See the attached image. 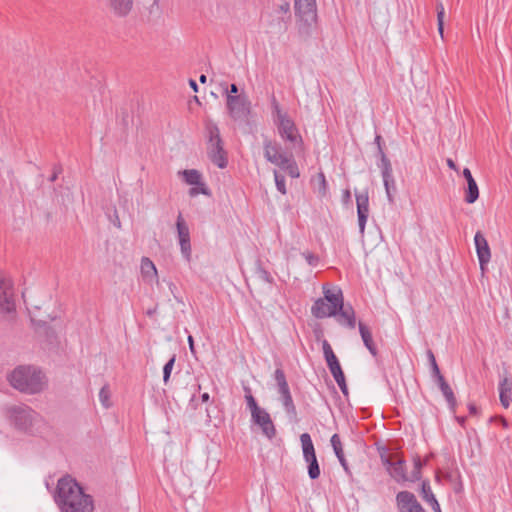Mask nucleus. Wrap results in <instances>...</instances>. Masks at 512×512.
Instances as JSON below:
<instances>
[{"label":"nucleus","instance_id":"obj_21","mask_svg":"<svg viewBox=\"0 0 512 512\" xmlns=\"http://www.w3.org/2000/svg\"><path fill=\"white\" fill-rule=\"evenodd\" d=\"M512 394V379L504 377L499 384V398L504 408H509Z\"/></svg>","mask_w":512,"mask_h":512},{"label":"nucleus","instance_id":"obj_15","mask_svg":"<svg viewBox=\"0 0 512 512\" xmlns=\"http://www.w3.org/2000/svg\"><path fill=\"white\" fill-rule=\"evenodd\" d=\"M396 502L399 512H425L415 495L409 491L399 492Z\"/></svg>","mask_w":512,"mask_h":512},{"label":"nucleus","instance_id":"obj_19","mask_svg":"<svg viewBox=\"0 0 512 512\" xmlns=\"http://www.w3.org/2000/svg\"><path fill=\"white\" fill-rule=\"evenodd\" d=\"M140 269L144 281L147 283L155 282L156 284H159L157 268L148 257H143L141 259Z\"/></svg>","mask_w":512,"mask_h":512},{"label":"nucleus","instance_id":"obj_51","mask_svg":"<svg viewBox=\"0 0 512 512\" xmlns=\"http://www.w3.org/2000/svg\"><path fill=\"white\" fill-rule=\"evenodd\" d=\"M340 464L342 465V467L345 469V471H348V465H347V461L344 457V455L340 456V457H337Z\"/></svg>","mask_w":512,"mask_h":512},{"label":"nucleus","instance_id":"obj_62","mask_svg":"<svg viewBox=\"0 0 512 512\" xmlns=\"http://www.w3.org/2000/svg\"><path fill=\"white\" fill-rule=\"evenodd\" d=\"M169 289L171 290V292L174 291V289L176 288V286L172 283V282H169Z\"/></svg>","mask_w":512,"mask_h":512},{"label":"nucleus","instance_id":"obj_29","mask_svg":"<svg viewBox=\"0 0 512 512\" xmlns=\"http://www.w3.org/2000/svg\"><path fill=\"white\" fill-rule=\"evenodd\" d=\"M308 463V475L310 479L315 480L320 476V467L317 461V457H311L304 459Z\"/></svg>","mask_w":512,"mask_h":512},{"label":"nucleus","instance_id":"obj_57","mask_svg":"<svg viewBox=\"0 0 512 512\" xmlns=\"http://www.w3.org/2000/svg\"><path fill=\"white\" fill-rule=\"evenodd\" d=\"M427 355L431 364L436 362L435 356L431 350L428 351Z\"/></svg>","mask_w":512,"mask_h":512},{"label":"nucleus","instance_id":"obj_63","mask_svg":"<svg viewBox=\"0 0 512 512\" xmlns=\"http://www.w3.org/2000/svg\"><path fill=\"white\" fill-rule=\"evenodd\" d=\"M344 197H350V192L348 190L345 191Z\"/></svg>","mask_w":512,"mask_h":512},{"label":"nucleus","instance_id":"obj_33","mask_svg":"<svg viewBox=\"0 0 512 512\" xmlns=\"http://www.w3.org/2000/svg\"><path fill=\"white\" fill-rule=\"evenodd\" d=\"M330 442L336 457L344 455L342 443L338 434L332 435Z\"/></svg>","mask_w":512,"mask_h":512},{"label":"nucleus","instance_id":"obj_13","mask_svg":"<svg viewBox=\"0 0 512 512\" xmlns=\"http://www.w3.org/2000/svg\"><path fill=\"white\" fill-rule=\"evenodd\" d=\"M252 422L257 425L264 436L272 439L276 435V428L270 414L265 409H260L251 415Z\"/></svg>","mask_w":512,"mask_h":512},{"label":"nucleus","instance_id":"obj_20","mask_svg":"<svg viewBox=\"0 0 512 512\" xmlns=\"http://www.w3.org/2000/svg\"><path fill=\"white\" fill-rule=\"evenodd\" d=\"M109 10L117 17H126L133 7V0H107Z\"/></svg>","mask_w":512,"mask_h":512},{"label":"nucleus","instance_id":"obj_24","mask_svg":"<svg viewBox=\"0 0 512 512\" xmlns=\"http://www.w3.org/2000/svg\"><path fill=\"white\" fill-rule=\"evenodd\" d=\"M439 385V388L445 397L446 401L448 402L450 408L454 410L456 406V398L454 396V393L449 386V384L445 381L443 376H439V381L437 382Z\"/></svg>","mask_w":512,"mask_h":512},{"label":"nucleus","instance_id":"obj_32","mask_svg":"<svg viewBox=\"0 0 512 512\" xmlns=\"http://www.w3.org/2000/svg\"><path fill=\"white\" fill-rule=\"evenodd\" d=\"M421 494L423 499L429 504L436 500L428 482L422 483Z\"/></svg>","mask_w":512,"mask_h":512},{"label":"nucleus","instance_id":"obj_27","mask_svg":"<svg viewBox=\"0 0 512 512\" xmlns=\"http://www.w3.org/2000/svg\"><path fill=\"white\" fill-rule=\"evenodd\" d=\"M322 348L328 368L340 364L327 340L322 342Z\"/></svg>","mask_w":512,"mask_h":512},{"label":"nucleus","instance_id":"obj_53","mask_svg":"<svg viewBox=\"0 0 512 512\" xmlns=\"http://www.w3.org/2000/svg\"><path fill=\"white\" fill-rule=\"evenodd\" d=\"M446 162H447V165H448L449 168L457 171V166H456L455 162L452 159L449 158V159H447Z\"/></svg>","mask_w":512,"mask_h":512},{"label":"nucleus","instance_id":"obj_50","mask_svg":"<svg viewBox=\"0 0 512 512\" xmlns=\"http://www.w3.org/2000/svg\"><path fill=\"white\" fill-rule=\"evenodd\" d=\"M188 344H189V349H190L191 353L194 354L195 353L194 340L191 335L188 336Z\"/></svg>","mask_w":512,"mask_h":512},{"label":"nucleus","instance_id":"obj_54","mask_svg":"<svg viewBox=\"0 0 512 512\" xmlns=\"http://www.w3.org/2000/svg\"><path fill=\"white\" fill-rule=\"evenodd\" d=\"M436 11H437V13H439V11L445 12V9H444V6H443L442 2L437 1V3H436Z\"/></svg>","mask_w":512,"mask_h":512},{"label":"nucleus","instance_id":"obj_22","mask_svg":"<svg viewBox=\"0 0 512 512\" xmlns=\"http://www.w3.org/2000/svg\"><path fill=\"white\" fill-rule=\"evenodd\" d=\"M336 316H337L338 322L341 325H346L352 329L355 327V324H356L355 313H354V310L352 309V307L345 308L343 305L342 308H338V312H337Z\"/></svg>","mask_w":512,"mask_h":512},{"label":"nucleus","instance_id":"obj_34","mask_svg":"<svg viewBox=\"0 0 512 512\" xmlns=\"http://www.w3.org/2000/svg\"><path fill=\"white\" fill-rule=\"evenodd\" d=\"M274 179L277 190L285 195L287 193L286 190V184H285V177L281 175L277 170H274Z\"/></svg>","mask_w":512,"mask_h":512},{"label":"nucleus","instance_id":"obj_61","mask_svg":"<svg viewBox=\"0 0 512 512\" xmlns=\"http://www.w3.org/2000/svg\"><path fill=\"white\" fill-rule=\"evenodd\" d=\"M456 419H457V421L459 422L460 425H464V422H465V418L464 417H457Z\"/></svg>","mask_w":512,"mask_h":512},{"label":"nucleus","instance_id":"obj_9","mask_svg":"<svg viewBox=\"0 0 512 512\" xmlns=\"http://www.w3.org/2000/svg\"><path fill=\"white\" fill-rule=\"evenodd\" d=\"M16 311V300L13 282L9 276L0 272V313L13 316Z\"/></svg>","mask_w":512,"mask_h":512},{"label":"nucleus","instance_id":"obj_39","mask_svg":"<svg viewBox=\"0 0 512 512\" xmlns=\"http://www.w3.org/2000/svg\"><path fill=\"white\" fill-rule=\"evenodd\" d=\"M198 186H199V188L194 187V188L190 189V191H189L190 196L193 197V196H196V195H198L200 193L204 194V195H208L209 194L208 189L205 187L204 183H202V184H200Z\"/></svg>","mask_w":512,"mask_h":512},{"label":"nucleus","instance_id":"obj_42","mask_svg":"<svg viewBox=\"0 0 512 512\" xmlns=\"http://www.w3.org/2000/svg\"><path fill=\"white\" fill-rule=\"evenodd\" d=\"M329 370H330V372H331V374H332V376H333V378L335 380H337V379H339V378L344 376V373L342 371V368H341L340 364L334 365L333 367H330Z\"/></svg>","mask_w":512,"mask_h":512},{"label":"nucleus","instance_id":"obj_28","mask_svg":"<svg viewBox=\"0 0 512 512\" xmlns=\"http://www.w3.org/2000/svg\"><path fill=\"white\" fill-rule=\"evenodd\" d=\"M280 397L286 413L289 416L295 417L297 412L291 393L282 394Z\"/></svg>","mask_w":512,"mask_h":512},{"label":"nucleus","instance_id":"obj_6","mask_svg":"<svg viewBox=\"0 0 512 512\" xmlns=\"http://www.w3.org/2000/svg\"><path fill=\"white\" fill-rule=\"evenodd\" d=\"M274 121L277 126L280 137L288 142L292 147L302 144V137L296 127L294 121L287 112H284L280 105L274 100L272 103Z\"/></svg>","mask_w":512,"mask_h":512},{"label":"nucleus","instance_id":"obj_23","mask_svg":"<svg viewBox=\"0 0 512 512\" xmlns=\"http://www.w3.org/2000/svg\"><path fill=\"white\" fill-rule=\"evenodd\" d=\"M359 332H360V335H361V338H362V341H363L365 347L369 350V352L373 356H376L377 349H376V346L374 345L372 333L369 330V328L360 322L359 323Z\"/></svg>","mask_w":512,"mask_h":512},{"label":"nucleus","instance_id":"obj_8","mask_svg":"<svg viewBox=\"0 0 512 512\" xmlns=\"http://www.w3.org/2000/svg\"><path fill=\"white\" fill-rule=\"evenodd\" d=\"M295 13L300 22V32L310 34V28L317 21L316 0H295Z\"/></svg>","mask_w":512,"mask_h":512},{"label":"nucleus","instance_id":"obj_36","mask_svg":"<svg viewBox=\"0 0 512 512\" xmlns=\"http://www.w3.org/2000/svg\"><path fill=\"white\" fill-rule=\"evenodd\" d=\"M174 363H175V355H173L171 357V359L163 367V381L165 384H167V382L170 378Z\"/></svg>","mask_w":512,"mask_h":512},{"label":"nucleus","instance_id":"obj_37","mask_svg":"<svg viewBox=\"0 0 512 512\" xmlns=\"http://www.w3.org/2000/svg\"><path fill=\"white\" fill-rule=\"evenodd\" d=\"M421 468H422V462L419 458L414 460V470L411 473V476L408 477L410 481H416L419 480L421 477Z\"/></svg>","mask_w":512,"mask_h":512},{"label":"nucleus","instance_id":"obj_12","mask_svg":"<svg viewBox=\"0 0 512 512\" xmlns=\"http://www.w3.org/2000/svg\"><path fill=\"white\" fill-rule=\"evenodd\" d=\"M381 460L383 465L386 467V470L390 474V476L397 482L408 481V476L406 475L405 470V461L400 458L394 457H384L381 456Z\"/></svg>","mask_w":512,"mask_h":512},{"label":"nucleus","instance_id":"obj_47","mask_svg":"<svg viewBox=\"0 0 512 512\" xmlns=\"http://www.w3.org/2000/svg\"><path fill=\"white\" fill-rule=\"evenodd\" d=\"M226 93L227 94H231V95H237V93H238L237 85L236 84H231L229 90L226 89Z\"/></svg>","mask_w":512,"mask_h":512},{"label":"nucleus","instance_id":"obj_38","mask_svg":"<svg viewBox=\"0 0 512 512\" xmlns=\"http://www.w3.org/2000/svg\"><path fill=\"white\" fill-rule=\"evenodd\" d=\"M256 275L257 277L267 283L272 282V277L268 271H266L264 268H262L260 265L256 268Z\"/></svg>","mask_w":512,"mask_h":512},{"label":"nucleus","instance_id":"obj_25","mask_svg":"<svg viewBox=\"0 0 512 512\" xmlns=\"http://www.w3.org/2000/svg\"><path fill=\"white\" fill-rule=\"evenodd\" d=\"M300 441L302 446L303 458L307 459L315 457L316 453L311 436L308 433H303L300 435Z\"/></svg>","mask_w":512,"mask_h":512},{"label":"nucleus","instance_id":"obj_40","mask_svg":"<svg viewBox=\"0 0 512 512\" xmlns=\"http://www.w3.org/2000/svg\"><path fill=\"white\" fill-rule=\"evenodd\" d=\"M444 15H445V12L439 11V13H437L438 32H439L441 38L444 37Z\"/></svg>","mask_w":512,"mask_h":512},{"label":"nucleus","instance_id":"obj_58","mask_svg":"<svg viewBox=\"0 0 512 512\" xmlns=\"http://www.w3.org/2000/svg\"><path fill=\"white\" fill-rule=\"evenodd\" d=\"M58 177V172L57 171H54V173L50 176L49 180L51 182H54Z\"/></svg>","mask_w":512,"mask_h":512},{"label":"nucleus","instance_id":"obj_26","mask_svg":"<svg viewBox=\"0 0 512 512\" xmlns=\"http://www.w3.org/2000/svg\"><path fill=\"white\" fill-rule=\"evenodd\" d=\"M179 174H181L185 180V182L189 185H200L203 182L201 173L196 169H188L180 171Z\"/></svg>","mask_w":512,"mask_h":512},{"label":"nucleus","instance_id":"obj_18","mask_svg":"<svg viewBox=\"0 0 512 512\" xmlns=\"http://www.w3.org/2000/svg\"><path fill=\"white\" fill-rule=\"evenodd\" d=\"M463 176L467 181V189L465 191V201L469 204L474 203L479 197V189L471 171L464 168Z\"/></svg>","mask_w":512,"mask_h":512},{"label":"nucleus","instance_id":"obj_14","mask_svg":"<svg viewBox=\"0 0 512 512\" xmlns=\"http://www.w3.org/2000/svg\"><path fill=\"white\" fill-rule=\"evenodd\" d=\"M176 228L179 238L180 250L186 261L191 260L190 232L181 214L178 215Z\"/></svg>","mask_w":512,"mask_h":512},{"label":"nucleus","instance_id":"obj_55","mask_svg":"<svg viewBox=\"0 0 512 512\" xmlns=\"http://www.w3.org/2000/svg\"><path fill=\"white\" fill-rule=\"evenodd\" d=\"M468 408H469L470 414H472V415L477 414V407L474 404H469Z\"/></svg>","mask_w":512,"mask_h":512},{"label":"nucleus","instance_id":"obj_59","mask_svg":"<svg viewBox=\"0 0 512 512\" xmlns=\"http://www.w3.org/2000/svg\"><path fill=\"white\" fill-rule=\"evenodd\" d=\"M201 399L203 402H207L209 400V394L208 393H203L202 396H201Z\"/></svg>","mask_w":512,"mask_h":512},{"label":"nucleus","instance_id":"obj_48","mask_svg":"<svg viewBox=\"0 0 512 512\" xmlns=\"http://www.w3.org/2000/svg\"><path fill=\"white\" fill-rule=\"evenodd\" d=\"M490 420H491V421H493V420H499V421H500V423L502 424V426H503L504 428H507V427H508V422H507V420H506L505 418H503V417H491V419H490Z\"/></svg>","mask_w":512,"mask_h":512},{"label":"nucleus","instance_id":"obj_11","mask_svg":"<svg viewBox=\"0 0 512 512\" xmlns=\"http://www.w3.org/2000/svg\"><path fill=\"white\" fill-rule=\"evenodd\" d=\"M378 167L381 169L387 199L389 203H393L394 192L396 190L395 180L393 177V171L390 160L387 158L384 152H381V162L378 163Z\"/></svg>","mask_w":512,"mask_h":512},{"label":"nucleus","instance_id":"obj_43","mask_svg":"<svg viewBox=\"0 0 512 512\" xmlns=\"http://www.w3.org/2000/svg\"><path fill=\"white\" fill-rule=\"evenodd\" d=\"M336 383L338 384L340 390L342 391V393L344 395H347L348 394V388H347V385H346V381H345V376L335 380Z\"/></svg>","mask_w":512,"mask_h":512},{"label":"nucleus","instance_id":"obj_41","mask_svg":"<svg viewBox=\"0 0 512 512\" xmlns=\"http://www.w3.org/2000/svg\"><path fill=\"white\" fill-rule=\"evenodd\" d=\"M274 379L277 385L286 382V376L284 371L281 368H277L274 372Z\"/></svg>","mask_w":512,"mask_h":512},{"label":"nucleus","instance_id":"obj_44","mask_svg":"<svg viewBox=\"0 0 512 512\" xmlns=\"http://www.w3.org/2000/svg\"><path fill=\"white\" fill-rule=\"evenodd\" d=\"M277 387H278V392L280 395L290 393V389H289L287 381L284 383H281L280 385H277Z\"/></svg>","mask_w":512,"mask_h":512},{"label":"nucleus","instance_id":"obj_4","mask_svg":"<svg viewBox=\"0 0 512 512\" xmlns=\"http://www.w3.org/2000/svg\"><path fill=\"white\" fill-rule=\"evenodd\" d=\"M264 157L267 161L287 172L292 178H298L300 172L292 156L283 151L281 145L271 140L264 141Z\"/></svg>","mask_w":512,"mask_h":512},{"label":"nucleus","instance_id":"obj_17","mask_svg":"<svg viewBox=\"0 0 512 512\" xmlns=\"http://www.w3.org/2000/svg\"><path fill=\"white\" fill-rule=\"evenodd\" d=\"M358 225L360 233L363 234L369 216V197L367 192L356 194Z\"/></svg>","mask_w":512,"mask_h":512},{"label":"nucleus","instance_id":"obj_56","mask_svg":"<svg viewBox=\"0 0 512 512\" xmlns=\"http://www.w3.org/2000/svg\"><path fill=\"white\" fill-rule=\"evenodd\" d=\"M189 85H190V87H191L195 92H197V91H198V85H197V83H196L194 80L190 79V80H189Z\"/></svg>","mask_w":512,"mask_h":512},{"label":"nucleus","instance_id":"obj_35","mask_svg":"<svg viewBox=\"0 0 512 512\" xmlns=\"http://www.w3.org/2000/svg\"><path fill=\"white\" fill-rule=\"evenodd\" d=\"M317 182H318V193L321 197H324L327 194L328 185L325 178V175L320 172L317 175Z\"/></svg>","mask_w":512,"mask_h":512},{"label":"nucleus","instance_id":"obj_30","mask_svg":"<svg viewBox=\"0 0 512 512\" xmlns=\"http://www.w3.org/2000/svg\"><path fill=\"white\" fill-rule=\"evenodd\" d=\"M244 392H245V401L247 403V407L250 410L251 415L254 414L255 412L259 411L260 409H262L257 404L255 398L253 397L250 387L245 386Z\"/></svg>","mask_w":512,"mask_h":512},{"label":"nucleus","instance_id":"obj_1","mask_svg":"<svg viewBox=\"0 0 512 512\" xmlns=\"http://www.w3.org/2000/svg\"><path fill=\"white\" fill-rule=\"evenodd\" d=\"M55 501L61 512H93L94 510L92 497L69 476L58 480Z\"/></svg>","mask_w":512,"mask_h":512},{"label":"nucleus","instance_id":"obj_45","mask_svg":"<svg viewBox=\"0 0 512 512\" xmlns=\"http://www.w3.org/2000/svg\"><path fill=\"white\" fill-rule=\"evenodd\" d=\"M432 367V373H433V376L436 378V381L438 382L439 381V376H443L439 370V367L437 365V363H432L431 365Z\"/></svg>","mask_w":512,"mask_h":512},{"label":"nucleus","instance_id":"obj_60","mask_svg":"<svg viewBox=\"0 0 512 512\" xmlns=\"http://www.w3.org/2000/svg\"><path fill=\"white\" fill-rule=\"evenodd\" d=\"M199 81H200L201 83H206V81H207V77H206V75L202 74V75L199 77Z\"/></svg>","mask_w":512,"mask_h":512},{"label":"nucleus","instance_id":"obj_3","mask_svg":"<svg viewBox=\"0 0 512 512\" xmlns=\"http://www.w3.org/2000/svg\"><path fill=\"white\" fill-rule=\"evenodd\" d=\"M9 423L16 429L33 433L43 422L42 417L27 405H11L5 409Z\"/></svg>","mask_w":512,"mask_h":512},{"label":"nucleus","instance_id":"obj_49","mask_svg":"<svg viewBox=\"0 0 512 512\" xmlns=\"http://www.w3.org/2000/svg\"><path fill=\"white\" fill-rule=\"evenodd\" d=\"M305 258L308 261V263L311 264V265H313L317 261V258L314 255L310 254V253L306 254Z\"/></svg>","mask_w":512,"mask_h":512},{"label":"nucleus","instance_id":"obj_7","mask_svg":"<svg viewBox=\"0 0 512 512\" xmlns=\"http://www.w3.org/2000/svg\"><path fill=\"white\" fill-rule=\"evenodd\" d=\"M206 132L208 136V157L215 165L223 169L227 166V153L223 147L219 128L216 124L209 122L206 125Z\"/></svg>","mask_w":512,"mask_h":512},{"label":"nucleus","instance_id":"obj_5","mask_svg":"<svg viewBox=\"0 0 512 512\" xmlns=\"http://www.w3.org/2000/svg\"><path fill=\"white\" fill-rule=\"evenodd\" d=\"M324 297L317 299L311 307L314 317L322 319L336 316L338 308L343 306V294L340 288L328 289L323 286Z\"/></svg>","mask_w":512,"mask_h":512},{"label":"nucleus","instance_id":"obj_10","mask_svg":"<svg viewBox=\"0 0 512 512\" xmlns=\"http://www.w3.org/2000/svg\"><path fill=\"white\" fill-rule=\"evenodd\" d=\"M226 104L229 115L234 120H244L250 113V101L245 94H227Z\"/></svg>","mask_w":512,"mask_h":512},{"label":"nucleus","instance_id":"obj_52","mask_svg":"<svg viewBox=\"0 0 512 512\" xmlns=\"http://www.w3.org/2000/svg\"><path fill=\"white\" fill-rule=\"evenodd\" d=\"M430 505L432 506V509L434 512H442L437 499L435 501H433L432 503H430Z\"/></svg>","mask_w":512,"mask_h":512},{"label":"nucleus","instance_id":"obj_2","mask_svg":"<svg viewBox=\"0 0 512 512\" xmlns=\"http://www.w3.org/2000/svg\"><path fill=\"white\" fill-rule=\"evenodd\" d=\"M10 385L21 393L37 394L42 392L47 384L45 375L34 366H18L9 375Z\"/></svg>","mask_w":512,"mask_h":512},{"label":"nucleus","instance_id":"obj_31","mask_svg":"<svg viewBox=\"0 0 512 512\" xmlns=\"http://www.w3.org/2000/svg\"><path fill=\"white\" fill-rule=\"evenodd\" d=\"M111 392L108 385H104L99 391V401L104 408H109L112 405Z\"/></svg>","mask_w":512,"mask_h":512},{"label":"nucleus","instance_id":"obj_46","mask_svg":"<svg viewBox=\"0 0 512 512\" xmlns=\"http://www.w3.org/2000/svg\"><path fill=\"white\" fill-rule=\"evenodd\" d=\"M381 136L380 135H377L375 137V143L377 144V148H378V154L379 156L381 157V152H384L383 151V148H382V145H381Z\"/></svg>","mask_w":512,"mask_h":512},{"label":"nucleus","instance_id":"obj_16","mask_svg":"<svg viewBox=\"0 0 512 512\" xmlns=\"http://www.w3.org/2000/svg\"><path fill=\"white\" fill-rule=\"evenodd\" d=\"M474 243L477 257L479 260L480 269L482 272H484L491 259L490 247L488 245L486 238L480 231L476 232L474 236Z\"/></svg>","mask_w":512,"mask_h":512}]
</instances>
